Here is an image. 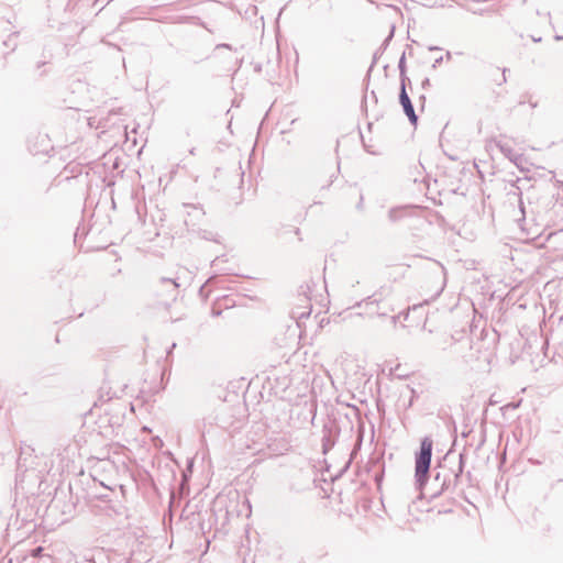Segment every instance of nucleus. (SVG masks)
Listing matches in <instances>:
<instances>
[{
	"instance_id": "nucleus-1",
	"label": "nucleus",
	"mask_w": 563,
	"mask_h": 563,
	"mask_svg": "<svg viewBox=\"0 0 563 563\" xmlns=\"http://www.w3.org/2000/svg\"><path fill=\"white\" fill-rule=\"evenodd\" d=\"M432 440L424 438L421 441L420 452L416 457V477L419 483L423 484L428 479V473L432 455Z\"/></svg>"
},
{
	"instance_id": "nucleus-2",
	"label": "nucleus",
	"mask_w": 563,
	"mask_h": 563,
	"mask_svg": "<svg viewBox=\"0 0 563 563\" xmlns=\"http://www.w3.org/2000/svg\"><path fill=\"white\" fill-rule=\"evenodd\" d=\"M364 309L366 316L369 318L384 317L386 314L387 305L382 299L369 297L364 303Z\"/></svg>"
},
{
	"instance_id": "nucleus-3",
	"label": "nucleus",
	"mask_w": 563,
	"mask_h": 563,
	"mask_svg": "<svg viewBox=\"0 0 563 563\" xmlns=\"http://www.w3.org/2000/svg\"><path fill=\"white\" fill-rule=\"evenodd\" d=\"M399 100H400V103H401V106L404 108V111L408 115L409 120L412 123H416L417 122V115L415 113V110H413V107L411 104V101H410L408 95L406 93L404 85L401 87V92H400Z\"/></svg>"
},
{
	"instance_id": "nucleus-4",
	"label": "nucleus",
	"mask_w": 563,
	"mask_h": 563,
	"mask_svg": "<svg viewBox=\"0 0 563 563\" xmlns=\"http://www.w3.org/2000/svg\"><path fill=\"white\" fill-rule=\"evenodd\" d=\"M186 208H189L190 211L188 212V217L199 219L203 216V211L197 207L194 206H186Z\"/></svg>"
},
{
	"instance_id": "nucleus-5",
	"label": "nucleus",
	"mask_w": 563,
	"mask_h": 563,
	"mask_svg": "<svg viewBox=\"0 0 563 563\" xmlns=\"http://www.w3.org/2000/svg\"><path fill=\"white\" fill-rule=\"evenodd\" d=\"M362 140H363L364 146H365V148H366V151H367V152H369V153H372V154H378V153H379V152L375 148V146H374V145H372V144H367V143L365 142L364 136H362Z\"/></svg>"
},
{
	"instance_id": "nucleus-6",
	"label": "nucleus",
	"mask_w": 563,
	"mask_h": 563,
	"mask_svg": "<svg viewBox=\"0 0 563 563\" xmlns=\"http://www.w3.org/2000/svg\"><path fill=\"white\" fill-rule=\"evenodd\" d=\"M383 481H384V472L380 473V475H377L376 476V482H377V487H378V490L382 493V484H383Z\"/></svg>"
},
{
	"instance_id": "nucleus-7",
	"label": "nucleus",
	"mask_w": 563,
	"mask_h": 563,
	"mask_svg": "<svg viewBox=\"0 0 563 563\" xmlns=\"http://www.w3.org/2000/svg\"><path fill=\"white\" fill-rule=\"evenodd\" d=\"M162 283H169L173 286L174 290L178 287V284L173 279L163 278Z\"/></svg>"
},
{
	"instance_id": "nucleus-8",
	"label": "nucleus",
	"mask_w": 563,
	"mask_h": 563,
	"mask_svg": "<svg viewBox=\"0 0 563 563\" xmlns=\"http://www.w3.org/2000/svg\"><path fill=\"white\" fill-rule=\"evenodd\" d=\"M380 504H382V507L385 508V504L383 501V496H380Z\"/></svg>"
},
{
	"instance_id": "nucleus-9",
	"label": "nucleus",
	"mask_w": 563,
	"mask_h": 563,
	"mask_svg": "<svg viewBox=\"0 0 563 563\" xmlns=\"http://www.w3.org/2000/svg\"><path fill=\"white\" fill-rule=\"evenodd\" d=\"M384 71H387V65H383Z\"/></svg>"
},
{
	"instance_id": "nucleus-10",
	"label": "nucleus",
	"mask_w": 563,
	"mask_h": 563,
	"mask_svg": "<svg viewBox=\"0 0 563 563\" xmlns=\"http://www.w3.org/2000/svg\"><path fill=\"white\" fill-rule=\"evenodd\" d=\"M386 44H387V38H386V40H384V42H383V46H385Z\"/></svg>"
},
{
	"instance_id": "nucleus-11",
	"label": "nucleus",
	"mask_w": 563,
	"mask_h": 563,
	"mask_svg": "<svg viewBox=\"0 0 563 563\" xmlns=\"http://www.w3.org/2000/svg\"><path fill=\"white\" fill-rule=\"evenodd\" d=\"M378 59L377 55L374 56V63Z\"/></svg>"
},
{
	"instance_id": "nucleus-12",
	"label": "nucleus",
	"mask_w": 563,
	"mask_h": 563,
	"mask_svg": "<svg viewBox=\"0 0 563 563\" xmlns=\"http://www.w3.org/2000/svg\"><path fill=\"white\" fill-rule=\"evenodd\" d=\"M9 563H13L12 560H10Z\"/></svg>"
},
{
	"instance_id": "nucleus-13",
	"label": "nucleus",
	"mask_w": 563,
	"mask_h": 563,
	"mask_svg": "<svg viewBox=\"0 0 563 563\" xmlns=\"http://www.w3.org/2000/svg\"><path fill=\"white\" fill-rule=\"evenodd\" d=\"M90 563H95V562H90Z\"/></svg>"
}]
</instances>
